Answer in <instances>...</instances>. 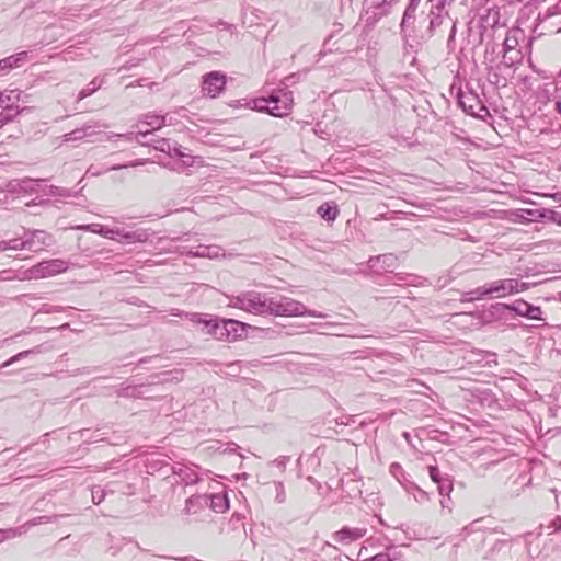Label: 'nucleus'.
I'll list each match as a JSON object with an SVG mask.
<instances>
[{
	"instance_id": "c9c22d12",
	"label": "nucleus",
	"mask_w": 561,
	"mask_h": 561,
	"mask_svg": "<svg viewBox=\"0 0 561 561\" xmlns=\"http://www.w3.org/2000/svg\"><path fill=\"white\" fill-rule=\"evenodd\" d=\"M5 247H7V251L8 250H12V251L25 250L24 237L22 236L19 238H12L10 240H5Z\"/></svg>"
},
{
	"instance_id": "bf43d9fd",
	"label": "nucleus",
	"mask_w": 561,
	"mask_h": 561,
	"mask_svg": "<svg viewBox=\"0 0 561 561\" xmlns=\"http://www.w3.org/2000/svg\"><path fill=\"white\" fill-rule=\"evenodd\" d=\"M402 435H403L404 439L410 444V443H411V442H410V440H411V435H410V433L404 432Z\"/></svg>"
},
{
	"instance_id": "bb28decb",
	"label": "nucleus",
	"mask_w": 561,
	"mask_h": 561,
	"mask_svg": "<svg viewBox=\"0 0 561 561\" xmlns=\"http://www.w3.org/2000/svg\"><path fill=\"white\" fill-rule=\"evenodd\" d=\"M511 549V545L505 539H497L492 543V547L489 549L485 559L496 560L497 554L501 552H505Z\"/></svg>"
},
{
	"instance_id": "f3484780",
	"label": "nucleus",
	"mask_w": 561,
	"mask_h": 561,
	"mask_svg": "<svg viewBox=\"0 0 561 561\" xmlns=\"http://www.w3.org/2000/svg\"><path fill=\"white\" fill-rule=\"evenodd\" d=\"M43 181L31 178L15 179L8 182L5 190L11 194H32L38 192Z\"/></svg>"
},
{
	"instance_id": "412c9836",
	"label": "nucleus",
	"mask_w": 561,
	"mask_h": 561,
	"mask_svg": "<svg viewBox=\"0 0 561 561\" xmlns=\"http://www.w3.org/2000/svg\"><path fill=\"white\" fill-rule=\"evenodd\" d=\"M504 65L499 62L496 65H490L486 67V80L490 84L495 87H505L507 83V78L503 73Z\"/></svg>"
},
{
	"instance_id": "423d86ee",
	"label": "nucleus",
	"mask_w": 561,
	"mask_h": 561,
	"mask_svg": "<svg viewBox=\"0 0 561 561\" xmlns=\"http://www.w3.org/2000/svg\"><path fill=\"white\" fill-rule=\"evenodd\" d=\"M139 123L145 124L150 127V129L147 130H139L137 133H127V134H104V139L112 141L114 139H124L127 142L137 141L141 145H146V142L141 141L140 137H147L148 135H151L152 131L160 129L167 124V116L165 115H159L156 113H146L142 114L139 118Z\"/></svg>"
},
{
	"instance_id": "a19ab883",
	"label": "nucleus",
	"mask_w": 561,
	"mask_h": 561,
	"mask_svg": "<svg viewBox=\"0 0 561 561\" xmlns=\"http://www.w3.org/2000/svg\"><path fill=\"white\" fill-rule=\"evenodd\" d=\"M37 350H27V351H23V352H20L18 353L16 355L12 356L10 359H8L7 362L3 363L2 367H7V366H10L11 364L20 360L21 358H25L27 357L30 354H33V353H36Z\"/></svg>"
},
{
	"instance_id": "49530a36",
	"label": "nucleus",
	"mask_w": 561,
	"mask_h": 561,
	"mask_svg": "<svg viewBox=\"0 0 561 561\" xmlns=\"http://www.w3.org/2000/svg\"><path fill=\"white\" fill-rule=\"evenodd\" d=\"M208 259H217L220 256H224L222 249L218 245H207V253Z\"/></svg>"
},
{
	"instance_id": "3c124183",
	"label": "nucleus",
	"mask_w": 561,
	"mask_h": 561,
	"mask_svg": "<svg viewBox=\"0 0 561 561\" xmlns=\"http://www.w3.org/2000/svg\"><path fill=\"white\" fill-rule=\"evenodd\" d=\"M10 100H11L10 95H7L3 92H0V105L5 104L4 108L8 110V111H11V110H15L16 111L18 106H13L12 104H9Z\"/></svg>"
},
{
	"instance_id": "ddd939ff",
	"label": "nucleus",
	"mask_w": 561,
	"mask_h": 561,
	"mask_svg": "<svg viewBox=\"0 0 561 561\" xmlns=\"http://www.w3.org/2000/svg\"><path fill=\"white\" fill-rule=\"evenodd\" d=\"M270 101L272 103L271 115L275 117L287 116L294 103L293 92L286 89H278L270 94Z\"/></svg>"
},
{
	"instance_id": "052dcab7",
	"label": "nucleus",
	"mask_w": 561,
	"mask_h": 561,
	"mask_svg": "<svg viewBox=\"0 0 561 561\" xmlns=\"http://www.w3.org/2000/svg\"><path fill=\"white\" fill-rule=\"evenodd\" d=\"M4 251H7L5 240L4 241H0V252H4Z\"/></svg>"
},
{
	"instance_id": "1a4fd4ad",
	"label": "nucleus",
	"mask_w": 561,
	"mask_h": 561,
	"mask_svg": "<svg viewBox=\"0 0 561 561\" xmlns=\"http://www.w3.org/2000/svg\"><path fill=\"white\" fill-rule=\"evenodd\" d=\"M68 270V263L61 259L46 260L37 263L25 272L28 279L51 277Z\"/></svg>"
},
{
	"instance_id": "9b49d317",
	"label": "nucleus",
	"mask_w": 561,
	"mask_h": 561,
	"mask_svg": "<svg viewBox=\"0 0 561 561\" xmlns=\"http://www.w3.org/2000/svg\"><path fill=\"white\" fill-rule=\"evenodd\" d=\"M193 502H201V505L209 506L216 513H224L229 508V499L225 492L190 496L185 503L186 513L191 512Z\"/></svg>"
},
{
	"instance_id": "20e7f679",
	"label": "nucleus",
	"mask_w": 561,
	"mask_h": 561,
	"mask_svg": "<svg viewBox=\"0 0 561 561\" xmlns=\"http://www.w3.org/2000/svg\"><path fill=\"white\" fill-rule=\"evenodd\" d=\"M310 316L314 318H325L327 314L314 310H308L304 304L294 298L276 295L268 298L267 316L274 317H300Z\"/></svg>"
},
{
	"instance_id": "b1692460",
	"label": "nucleus",
	"mask_w": 561,
	"mask_h": 561,
	"mask_svg": "<svg viewBox=\"0 0 561 561\" xmlns=\"http://www.w3.org/2000/svg\"><path fill=\"white\" fill-rule=\"evenodd\" d=\"M149 230L139 228L134 231H122V242L126 243H146L149 240Z\"/></svg>"
},
{
	"instance_id": "393cba45",
	"label": "nucleus",
	"mask_w": 561,
	"mask_h": 561,
	"mask_svg": "<svg viewBox=\"0 0 561 561\" xmlns=\"http://www.w3.org/2000/svg\"><path fill=\"white\" fill-rule=\"evenodd\" d=\"M369 561H402V553L398 547L390 546L383 552L374 556Z\"/></svg>"
},
{
	"instance_id": "0e129e2a",
	"label": "nucleus",
	"mask_w": 561,
	"mask_h": 561,
	"mask_svg": "<svg viewBox=\"0 0 561 561\" xmlns=\"http://www.w3.org/2000/svg\"><path fill=\"white\" fill-rule=\"evenodd\" d=\"M87 432H89V430H88V428L82 430V431L80 432V433H81V436H83V435H84V433H87Z\"/></svg>"
},
{
	"instance_id": "2eb2a0df",
	"label": "nucleus",
	"mask_w": 561,
	"mask_h": 561,
	"mask_svg": "<svg viewBox=\"0 0 561 561\" xmlns=\"http://www.w3.org/2000/svg\"><path fill=\"white\" fill-rule=\"evenodd\" d=\"M25 250L31 252H39L53 244V238L44 230L24 229Z\"/></svg>"
},
{
	"instance_id": "69168bd1",
	"label": "nucleus",
	"mask_w": 561,
	"mask_h": 561,
	"mask_svg": "<svg viewBox=\"0 0 561 561\" xmlns=\"http://www.w3.org/2000/svg\"><path fill=\"white\" fill-rule=\"evenodd\" d=\"M440 504H442V506H443V507H445V506H446V502H445L444 500H443V501H440Z\"/></svg>"
},
{
	"instance_id": "c756f323",
	"label": "nucleus",
	"mask_w": 561,
	"mask_h": 561,
	"mask_svg": "<svg viewBox=\"0 0 561 561\" xmlns=\"http://www.w3.org/2000/svg\"><path fill=\"white\" fill-rule=\"evenodd\" d=\"M404 488H405L407 492L413 494L415 501H417V502L430 501V494L426 491L422 490L420 486H417L415 483L409 482L408 484H405Z\"/></svg>"
},
{
	"instance_id": "2f4dec72",
	"label": "nucleus",
	"mask_w": 561,
	"mask_h": 561,
	"mask_svg": "<svg viewBox=\"0 0 561 561\" xmlns=\"http://www.w3.org/2000/svg\"><path fill=\"white\" fill-rule=\"evenodd\" d=\"M77 230L89 231L92 233L100 234L102 237L105 236L107 227L101 224H88V225H78L75 227Z\"/></svg>"
},
{
	"instance_id": "680f3d73",
	"label": "nucleus",
	"mask_w": 561,
	"mask_h": 561,
	"mask_svg": "<svg viewBox=\"0 0 561 561\" xmlns=\"http://www.w3.org/2000/svg\"><path fill=\"white\" fill-rule=\"evenodd\" d=\"M181 560H183V561H198V560L194 559L193 557H185V558H182Z\"/></svg>"
},
{
	"instance_id": "6ab92c4d",
	"label": "nucleus",
	"mask_w": 561,
	"mask_h": 561,
	"mask_svg": "<svg viewBox=\"0 0 561 561\" xmlns=\"http://www.w3.org/2000/svg\"><path fill=\"white\" fill-rule=\"evenodd\" d=\"M479 520H474L470 523L469 525L465 526L459 535L457 536L458 541L456 545H458L460 541H465L467 538L471 537L472 542L483 543L486 540V536L484 531H482L479 527Z\"/></svg>"
},
{
	"instance_id": "6e6d98bb",
	"label": "nucleus",
	"mask_w": 561,
	"mask_h": 561,
	"mask_svg": "<svg viewBox=\"0 0 561 561\" xmlns=\"http://www.w3.org/2000/svg\"><path fill=\"white\" fill-rule=\"evenodd\" d=\"M351 422H354V416H347L346 419L341 421V424L343 425H350Z\"/></svg>"
},
{
	"instance_id": "6e6552de",
	"label": "nucleus",
	"mask_w": 561,
	"mask_h": 561,
	"mask_svg": "<svg viewBox=\"0 0 561 561\" xmlns=\"http://www.w3.org/2000/svg\"><path fill=\"white\" fill-rule=\"evenodd\" d=\"M399 1L400 0H373L370 5L367 7L362 14L365 27L369 30L374 28L382 18L391 13L393 5Z\"/></svg>"
},
{
	"instance_id": "72a5a7b5",
	"label": "nucleus",
	"mask_w": 561,
	"mask_h": 561,
	"mask_svg": "<svg viewBox=\"0 0 561 561\" xmlns=\"http://www.w3.org/2000/svg\"><path fill=\"white\" fill-rule=\"evenodd\" d=\"M44 194L48 196H60V197H69L71 196V192L67 188L49 185L44 188Z\"/></svg>"
},
{
	"instance_id": "4c0bfd02",
	"label": "nucleus",
	"mask_w": 561,
	"mask_h": 561,
	"mask_svg": "<svg viewBox=\"0 0 561 561\" xmlns=\"http://www.w3.org/2000/svg\"><path fill=\"white\" fill-rule=\"evenodd\" d=\"M106 490L100 485H94L91 489V496L94 504H100L106 496Z\"/></svg>"
},
{
	"instance_id": "864d4df0",
	"label": "nucleus",
	"mask_w": 561,
	"mask_h": 561,
	"mask_svg": "<svg viewBox=\"0 0 561 561\" xmlns=\"http://www.w3.org/2000/svg\"><path fill=\"white\" fill-rule=\"evenodd\" d=\"M551 219H552L553 222H556L557 225L561 226V213L552 211Z\"/></svg>"
},
{
	"instance_id": "774afa93",
	"label": "nucleus",
	"mask_w": 561,
	"mask_h": 561,
	"mask_svg": "<svg viewBox=\"0 0 561 561\" xmlns=\"http://www.w3.org/2000/svg\"><path fill=\"white\" fill-rule=\"evenodd\" d=\"M181 239H182V238L176 237V238H173L172 240H173V241H179V240H181Z\"/></svg>"
},
{
	"instance_id": "c85d7f7f",
	"label": "nucleus",
	"mask_w": 561,
	"mask_h": 561,
	"mask_svg": "<svg viewBox=\"0 0 561 561\" xmlns=\"http://www.w3.org/2000/svg\"><path fill=\"white\" fill-rule=\"evenodd\" d=\"M520 34L519 30H510L506 34V37L503 42V50H512L518 49V36Z\"/></svg>"
},
{
	"instance_id": "f8f14e48",
	"label": "nucleus",
	"mask_w": 561,
	"mask_h": 561,
	"mask_svg": "<svg viewBox=\"0 0 561 561\" xmlns=\"http://www.w3.org/2000/svg\"><path fill=\"white\" fill-rule=\"evenodd\" d=\"M458 104L466 113L474 117L482 118L489 115V110L483 104L479 95L473 91L459 92Z\"/></svg>"
},
{
	"instance_id": "7c9ffc66",
	"label": "nucleus",
	"mask_w": 561,
	"mask_h": 561,
	"mask_svg": "<svg viewBox=\"0 0 561 561\" xmlns=\"http://www.w3.org/2000/svg\"><path fill=\"white\" fill-rule=\"evenodd\" d=\"M102 85V81H99L98 78H94L85 88H83L78 94V101H81L94 92H96Z\"/></svg>"
},
{
	"instance_id": "a18cd8bd",
	"label": "nucleus",
	"mask_w": 561,
	"mask_h": 561,
	"mask_svg": "<svg viewBox=\"0 0 561 561\" xmlns=\"http://www.w3.org/2000/svg\"><path fill=\"white\" fill-rule=\"evenodd\" d=\"M122 229L119 228H108L106 229L104 238L110 240H118L122 242Z\"/></svg>"
},
{
	"instance_id": "ea45409f",
	"label": "nucleus",
	"mask_w": 561,
	"mask_h": 561,
	"mask_svg": "<svg viewBox=\"0 0 561 561\" xmlns=\"http://www.w3.org/2000/svg\"><path fill=\"white\" fill-rule=\"evenodd\" d=\"M437 489L442 495H449V493L453 491V482L449 477L444 478L443 481L438 482Z\"/></svg>"
},
{
	"instance_id": "603ef678",
	"label": "nucleus",
	"mask_w": 561,
	"mask_h": 561,
	"mask_svg": "<svg viewBox=\"0 0 561 561\" xmlns=\"http://www.w3.org/2000/svg\"><path fill=\"white\" fill-rule=\"evenodd\" d=\"M289 461V457L287 456H280L277 459L273 461V463L280 469L282 471L285 470L287 462Z\"/></svg>"
},
{
	"instance_id": "c03bdc74",
	"label": "nucleus",
	"mask_w": 561,
	"mask_h": 561,
	"mask_svg": "<svg viewBox=\"0 0 561 561\" xmlns=\"http://www.w3.org/2000/svg\"><path fill=\"white\" fill-rule=\"evenodd\" d=\"M428 474L433 482L436 484L444 480V478H447L448 476H442L439 469L436 466H430L428 467Z\"/></svg>"
},
{
	"instance_id": "f03ea898",
	"label": "nucleus",
	"mask_w": 561,
	"mask_h": 561,
	"mask_svg": "<svg viewBox=\"0 0 561 561\" xmlns=\"http://www.w3.org/2000/svg\"><path fill=\"white\" fill-rule=\"evenodd\" d=\"M530 288V284L522 282L518 277L502 278L474 288L462 295L461 301H474L481 299H500L524 293Z\"/></svg>"
},
{
	"instance_id": "de8ad7c7",
	"label": "nucleus",
	"mask_w": 561,
	"mask_h": 561,
	"mask_svg": "<svg viewBox=\"0 0 561 561\" xmlns=\"http://www.w3.org/2000/svg\"><path fill=\"white\" fill-rule=\"evenodd\" d=\"M19 535L18 529L14 528H8V529H0V543L4 540L14 538Z\"/></svg>"
},
{
	"instance_id": "39448f33",
	"label": "nucleus",
	"mask_w": 561,
	"mask_h": 561,
	"mask_svg": "<svg viewBox=\"0 0 561 561\" xmlns=\"http://www.w3.org/2000/svg\"><path fill=\"white\" fill-rule=\"evenodd\" d=\"M268 298L270 295L267 293L249 290L237 296H231L228 306L252 314L267 316Z\"/></svg>"
},
{
	"instance_id": "4d7b16f0",
	"label": "nucleus",
	"mask_w": 561,
	"mask_h": 561,
	"mask_svg": "<svg viewBox=\"0 0 561 561\" xmlns=\"http://www.w3.org/2000/svg\"><path fill=\"white\" fill-rule=\"evenodd\" d=\"M351 422H354V416H347L346 419L341 421V424L343 425H350Z\"/></svg>"
},
{
	"instance_id": "f257e3e1",
	"label": "nucleus",
	"mask_w": 561,
	"mask_h": 561,
	"mask_svg": "<svg viewBox=\"0 0 561 561\" xmlns=\"http://www.w3.org/2000/svg\"><path fill=\"white\" fill-rule=\"evenodd\" d=\"M422 0H409L400 23V33L407 46L414 48L434 35V31L442 24L443 13L434 7L435 0H428V12H417Z\"/></svg>"
},
{
	"instance_id": "a878e982",
	"label": "nucleus",
	"mask_w": 561,
	"mask_h": 561,
	"mask_svg": "<svg viewBox=\"0 0 561 561\" xmlns=\"http://www.w3.org/2000/svg\"><path fill=\"white\" fill-rule=\"evenodd\" d=\"M523 59V54L520 49H512V50H503L502 55V65H504V68L510 70L515 65L519 64Z\"/></svg>"
},
{
	"instance_id": "9d476101",
	"label": "nucleus",
	"mask_w": 561,
	"mask_h": 561,
	"mask_svg": "<svg viewBox=\"0 0 561 561\" xmlns=\"http://www.w3.org/2000/svg\"><path fill=\"white\" fill-rule=\"evenodd\" d=\"M492 308L501 313H504V311H512L517 316L530 320H540L542 314L540 307L533 306L523 299L515 300L513 304L497 302L493 305Z\"/></svg>"
},
{
	"instance_id": "5701e85b",
	"label": "nucleus",
	"mask_w": 561,
	"mask_h": 561,
	"mask_svg": "<svg viewBox=\"0 0 561 561\" xmlns=\"http://www.w3.org/2000/svg\"><path fill=\"white\" fill-rule=\"evenodd\" d=\"M173 472L176 474L185 485H193L199 481L197 472L185 465H178L173 467Z\"/></svg>"
},
{
	"instance_id": "e433bc0d",
	"label": "nucleus",
	"mask_w": 561,
	"mask_h": 561,
	"mask_svg": "<svg viewBox=\"0 0 561 561\" xmlns=\"http://www.w3.org/2000/svg\"><path fill=\"white\" fill-rule=\"evenodd\" d=\"M27 110H28V107H22V108L16 107V113L15 114H9V113L1 112L0 113V129L4 125H7L8 123L13 122L19 114H21V113H23V112H25Z\"/></svg>"
},
{
	"instance_id": "0eeeda50",
	"label": "nucleus",
	"mask_w": 561,
	"mask_h": 561,
	"mask_svg": "<svg viewBox=\"0 0 561 561\" xmlns=\"http://www.w3.org/2000/svg\"><path fill=\"white\" fill-rule=\"evenodd\" d=\"M534 31L538 35L557 34L561 32V0L539 12Z\"/></svg>"
},
{
	"instance_id": "7ed1b4c3",
	"label": "nucleus",
	"mask_w": 561,
	"mask_h": 561,
	"mask_svg": "<svg viewBox=\"0 0 561 561\" xmlns=\"http://www.w3.org/2000/svg\"><path fill=\"white\" fill-rule=\"evenodd\" d=\"M193 321L202 325L205 334L213 335L219 341L233 342L247 335L249 325L233 319L203 318L194 314Z\"/></svg>"
},
{
	"instance_id": "4468645a",
	"label": "nucleus",
	"mask_w": 561,
	"mask_h": 561,
	"mask_svg": "<svg viewBox=\"0 0 561 561\" xmlns=\"http://www.w3.org/2000/svg\"><path fill=\"white\" fill-rule=\"evenodd\" d=\"M146 145H151L154 149L168 153L170 157H178L182 159L181 168L191 167L193 164L194 158L191 154H187L183 151L181 146H176V144H172L169 139L165 138H157L151 139L150 142H146Z\"/></svg>"
},
{
	"instance_id": "8fccbe9b",
	"label": "nucleus",
	"mask_w": 561,
	"mask_h": 561,
	"mask_svg": "<svg viewBox=\"0 0 561 561\" xmlns=\"http://www.w3.org/2000/svg\"><path fill=\"white\" fill-rule=\"evenodd\" d=\"M299 76L296 75V73H293L290 76H287L283 81H282V85L283 88L282 89H286L288 90V87L295 84L298 80Z\"/></svg>"
},
{
	"instance_id": "13d9d810",
	"label": "nucleus",
	"mask_w": 561,
	"mask_h": 561,
	"mask_svg": "<svg viewBox=\"0 0 561 561\" xmlns=\"http://www.w3.org/2000/svg\"><path fill=\"white\" fill-rule=\"evenodd\" d=\"M195 506L202 507L203 505H201V502H193V505L191 506V512L188 514L196 512Z\"/></svg>"
},
{
	"instance_id": "5fc2aeb1",
	"label": "nucleus",
	"mask_w": 561,
	"mask_h": 561,
	"mask_svg": "<svg viewBox=\"0 0 561 561\" xmlns=\"http://www.w3.org/2000/svg\"><path fill=\"white\" fill-rule=\"evenodd\" d=\"M390 468H391V472L393 474H396V472H398L399 470H402V468L399 463H392Z\"/></svg>"
},
{
	"instance_id": "338daca9",
	"label": "nucleus",
	"mask_w": 561,
	"mask_h": 561,
	"mask_svg": "<svg viewBox=\"0 0 561 561\" xmlns=\"http://www.w3.org/2000/svg\"><path fill=\"white\" fill-rule=\"evenodd\" d=\"M139 164H142V162H135V163H131V165H139Z\"/></svg>"
},
{
	"instance_id": "473e14b6",
	"label": "nucleus",
	"mask_w": 561,
	"mask_h": 561,
	"mask_svg": "<svg viewBox=\"0 0 561 561\" xmlns=\"http://www.w3.org/2000/svg\"><path fill=\"white\" fill-rule=\"evenodd\" d=\"M252 103H253V106H252L253 110H255L257 112H266L271 115L272 103L270 101V96L254 99L252 101Z\"/></svg>"
},
{
	"instance_id": "4be33fe9",
	"label": "nucleus",
	"mask_w": 561,
	"mask_h": 561,
	"mask_svg": "<svg viewBox=\"0 0 561 561\" xmlns=\"http://www.w3.org/2000/svg\"><path fill=\"white\" fill-rule=\"evenodd\" d=\"M27 57L26 51H21L14 55H11L7 58L0 60V76L7 75L10 70L20 67V65L25 61Z\"/></svg>"
},
{
	"instance_id": "dca6fc26",
	"label": "nucleus",
	"mask_w": 561,
	"mask_h": 561,
	"mask_svg": "<svg viewBox=\"0 0 561 561\" xmlns=\"http://www.w3.org/2000/svg\"><path fill=\"white\" fill-rule=\"evenodd\" d=\"M227 83L226 75L221 71H211L203 77L202 91L210 96H218Z\"/></svg>"
},
{
	"instance_id": "e2e57ef3",
	"label": "nucleus",
	"mask_w": 561,
	"mask_h": 561,
	"mask_svg": "<svg viewBox=\"0 0 561 561\" xmlns=\"http://www.w3.org/2000/svg\"><path fill=\"white\" fill-rule=\"evenodd\" d=\"M44 518H45L44 516H41V517L38 518V520L33 522V525H37V524H39Z\"/></svg>"
},
{
	"instance_id": "09e8293b",
	"label": "nucleus",
	"mask_w": 561,
	"mask_h": 561,
	"mask_svg": "<svg viewBox=\"0 0 561 561\" xmlns=\"http://www.w3.org/2000/svg\"><path fill=\"white\" fill-rule=\"evenodd\" d=\"M137 392H138V389L137 387H133V386H127V387H123L118 390V396H124V397H136L137 396Z\"/></svg>"
},
{
	"instance_id": "cd10ccee",
	"label": "nucleus",
	"mask_w": 561,
	"mask_h": 561,
	"mask_svg": "<svg viewBox=\"0 0 561 561\" xmlns=\"http://www.w3.org/2000/svg\"><path fill=\"white\" fill-rule=\"evenodd\" d=\"M317 213L327 221H334L339 215L336 205L324 203L318 207Z\"/></svg>"
},
{
	"instance_id": "aec40b11",
	"label": "nucleus",
	"mask_w": 561,
	"mask_h": 561,
	"mask_svg": "<svg viewBox=\"0 0 561 561\" xmlns=\"http://www.w3.org/2000/svg\"><path fill=\"white\" fill-rule=\"evenodd\" d=\"M398 257L391 253L370 257L368 264L370 268L378 272H392L397 267Z\"/></svg>"
},
{
	"instance_id": "f704fd0d",
	"label": "nucleus",
	"mask_w": 561,
	"mask_h": 561,
	"mask_svg": "<svg viewBox=\"0 0 561 561\" xmlns=\"http://www.w3.org/2000/svg\"><path fill=\"white\" fill-rule=\"evenodd\" d=\"M108 124L104 122H89L82 126V129L84 130V134L87 137H90L95 134L96 128H107Z\"/></svg>"
},
{
	"instance_id": "37998d69",
	"label": "nucleus",
	"mask_w": 561,
	"mask_h": 561,
	"mask_svg": "<svg viewBox=\"0 0 561 561\" xmlns=\"http://www.w3.org/2000/svg\"><path fill=\"white\" fill-rule=\"evenodd\" d=\"M181 253H185L192 257H207V245H198L195 251L188 250V251H182Z\"/></svg>"
},
{
	"instance_id": "58836bf2",
	"label": "nucleus",
	"mask_w": 561,
	"mask_h": 561,
	"mask_svg": "<svg viewBox=\"0 0 561 561\" xmlns=\"http://www.w3.org/2000/svg\"><path fill=\"white\" fill-rule=\"evenodd\" d=\"M85 134H84V130L82 129V127L80 128H77L70 133H67L64 135V141L66 142H69V141H76V140H81L83 138H85Z\"/></svg>"
},
{
	"instance_id": "a211bd4d",
	"label": "nucleus",
	"mask_w": 561,
	"mask_h": 561,
	"mask_svg": "<svg viewBox=\"0 0 561 561\" xmlns=\"http://www.w3.org/2000/svg\"><path fill=\"white\" fill-rule=\"evenodd\" d=\"M367 534L366 527L344 526L332 535V539L343 546L351 545L363 538Z\"/></svg>"
},
{
	"instance_id": "79ce46f5",
	"label": "nucleus",
	"mask_w": 561,
	"mask_h": 561,
	"mask_svg": "<svg viewBox=\"0 0 561 561\" xmlns=\"http://www.w3.org/2000/svg\"><path fill=\"white\" fill-rule=\"evenodd\" d=\"M274 488H275V492H276V495H275V501L277 503H284L285 500H286V493H285V488H284V484L282 482H274Z\"/></svg>"
}]
</instances>
